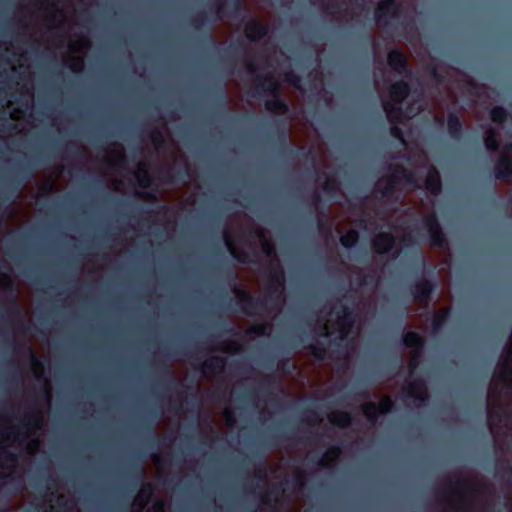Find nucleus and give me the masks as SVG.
Returning <instances> with one entry per match:
<instances>
[{
    "label": "nucleus",
    "instance_id": "nucleus-1",
    "mask_svg": "<svg viewBox=\"0 0 512 512\" xmlns=\"http://www.w3.org/2000/svg\"><path fill=\"white\" fill-rule=\"evenodd\" d=\"M34 85L27 51L18 40L0 43V140L26 136L32 121Z\"/></svg>",
    "mask_w": 512,
    "mask_h": 512
},
{
    "label": "nucleus",
    "instance_id": "nucleus-2",
    "mask_svg": "<svg viewBox=\"0 0 512 512\" xmlns=\"http://www.w3.org/2000/svg\"><path fill=\"white\" fill-rule=\"evenodd\" d=\"M356 345L352 338L343 356L335 359L334 367L324 363L326 350L315 345L304 347L295 359L281 361L278 371L285 381L283 392L298 399H325L341 390L346 385L349 359L355 353Z\"/></svg>",
    "mask_w": 512,
    "mask_h": 512
},
{
    "label": "nucleus",
    "instance_id": "nucleus-3",
    "mask_svg": "<svg viewBox=\"0 0 512 512\" xmlns=\"http://www.w3.org/2000/svg\"><path fill=\"white\" fill-rule=\"evenodd\" d=\"M265 256V263L258 265V273L243 269L239 274L241 288L235 287L234 294L247 316L275 318L285 303V276L275 246L267 236V231L254 227Z\"/></svg>",
    "mask_w": 512,
    "mask_h": 512
},
{
    "label": "nucleus",
    "instance_id": "nucleus-4",
    "mask_svg": "<svg viewBox=\"0 0 512 512\" xmlns=\"http://www.w3.org/2000/svg\"><path fill=\"white\" fill-rule=\"evenodd\" d=\"M151 141L159 156H162L168 164V172L177 170L179 167L187 174L189 181L185 182L181 188L172 189L171 182L165 180L162 182L161 190L156 188L155 192L136 191L135 196L145 202H154L162 200L169 202L170 206H165V214L170 210H186L193 207L197 197L200 194L201 187L198 184L195 173L191 169L185 155L180 150L178 144L170 137L167 128L164 131L155 129L150 134Z\"/></svg>",
    "mask_w": 512,
    "mask_h": 512
},
{
    "label": "nucleus",
    "instance_id": "nucleus-5",
    "mask_svg": "<svg viewBox=\"0 0 512 512\" xmlns=\"http://www.w3.org/2000/svg\"><path fill=\"white\" fill-rule=\"evenodd\" d=\"M44 424V413L39 407H29L19 425L10 424L9 419L0 416V479L21 478L23 471L18 468L16 455L9 453L8 448L22 449L31 457L40 448V441L31 438Z\"/></svg>",
    "mask_w": 512,
    "mask_h": 512
},
{
    "label": "nucleus",
    "instance_id": "nucleus-6",
    "mask_svg": "<svg viewBox=\"0 0 512 512\" xmlns=\"http://www.w3.org/2000/svg\"><path fill=\"white\" fill-rule=\"evenodd\" d=\"M246 70L250 75L257 74L253 79V89L257 94L270 95L271 100L265 102L267 111L282 115L287 111V105L279 100L286 90L293 89L301 96L304 90L300 87V78L292 71H283L281 67L290 68L289 58L277 48H273L271 55L265 58L261 63H254L247 59L245 61Z\"/></svg>",
    "mask_w": 512,
    "mask_h": 512
},
{
    "label": "nucleus",
    "instance_id": "nucleus-7",
    "mask_svg": "<svg viewBox=\"0 0 512 512\" xmlns=\"http://www.w3.org/2000/svg\"><path fill=\"white\" fill-rule=\"evenodd\" d=\"M290 139L299 149L308 148V155L317 173L316 182L321 183L322 192L329 198H334L337 194L344 198L339 189V183L326 171L330 168V161L325 144L317 130L304 117L302 109L291 121Z\"/></svg>",
    "mask_w": 512,
    "mask_h": 512
},
{
    "label": "nucleus",
    "instance_id": "nucleus-8",
    "mask_svg": "<svg viewBox=\"0 0 512 512\" xmlns=\"http://www.w3.org/2000/svg\"><path fill=\"white\" fill-rule=\"evenodd\" d=\"M63 173L64 166H55L48 169L44 179L37 182L36 189L26 185L18 197L19 201H15L8 215L0 219V236L27 223L32 217L34 205L38 204L41 197L64 189Z\"/></svg>",
    "mask_w": 512,
    "mask_h": 512
},
{
    "label": "nucleus",
    "instance_id": "nucleus-9",
    "mask_svg": "<svg viewBox=\"0 0 512 512\" xmlns=\"http://www.w3.org/2000/svg\"><path fill=\"white\" fill-rule=\"evenodd\" d=\"M43 22L45 31L35 39L46 50L62 48L73 23L75 9L71 0H45L34 4Z\"/></svg>",
    "mask_w": 512,
    "mask_h": 512
},
{
    "label": "nucleus",
    "instance_id": "nucleus-10",
    "mask_svg": "<svg viewBox=\"0 0 512 512\" xmlns=\"http://www.w3.org/2000/svg\"><path fill=\"white\" fill-rule=\"evenodd\" d=\"M400 238L401 253L405 256L420 250L421 244L428 240L432 247L445 248L447 239L435 212L425 214L422 219L412 218L402 225Z\"/></svg>",
    "mask_w": 512,
    "mask_h": 512
},
{
    "label": "nucleus",
    "instance_id": "nucleus-11",
    "mask_svg": "<svg viewBox=\"0 0 512 512\" xmlns=\"http://www.w3.org/2000/svg\"><path fill=\"white\" fill-rule=\"evenodd\" d=\"M100 174L106 178L107 187L115 192L127 194L133 187L131 178L125 167L124 147L119 143H111L104 149Z\"/></svg>",
    "mask_w": 512,
    "mask_h": 512
},
{
    "label": "nucleus",
    "instance_id": "nucleus-12",
    "mask_svg": "<svg viewBox=\"0 0 512 512\" xmlns=\"http://www.w3.org/2000/svg\"><path fill=\"white\" fill-rule=\"evenodd\" d=\"M324 324L321 327V335L325 337H333L334 340L343 341L354 331L356 322L355 316L342 304L340 300L335 301L329 306L321 310Z\"/></svg>",
    "mask_w": 512,
    "mask_h": 512
},
{
    "label": "nucleus",
    "instance_id": "nucleus-13",
    "mask_svg": "<svg viewBox=\"0 0 512 512\" xmlns=\"http://www.w3.org/2000/svg\"><path fill=\"white\" fill-rule=\"evenodd\" d=\"M199 428L201 433L211 442L222 439L233 429L236 420L232 410L226 406L221 413L211 411L206 413L201 410L199 413Z\"/></svg>",
    "mask_w": 512,
    "mask_h": 512
},
{
    "label": "nucleus",
    "instance_id": "nucleus-14",
    "mask_svg": "<svg viewBox=\"0 0 512 512\" xmlns=\"http://www.w3.org/2000/svg\"><path fill=\"white\" fill-rule=\"evenodd\" d=\"M225 359L221 357H210L206 359L201 367L202 379L197 383V392L202 396L211 394V398L224 388L227 390L228 385L224 379Z\"/></svg>",
    "mask_w": 512,
    "mask_h": 512
},
{
    "label": "nucleus",
    "instance_id": "nucleus-15",
    "mask_svg": "<svg viewBox=\"0 0 512 512\" xmlns=\"http://www.w3.org/2000/svg\"><path fill=\"white\" fill-rule=\"evenodd\" d=\"M252 224V220L247 214L237 213L229 217L223 231L226 247L231 255L241 263L250 261L248 253L245 250L239 249L238 244L242 242L248 226Z\"/></svg>",
    "mask_w": 512,
    "mask_h": 512
},
{
    "label": "nucleus",
    "instance_id": "nucleus-16",
    "mask_svg": "<svg viewBox=\"0 0 512 512\" xmlns=\"http://www.w3.org/2000/svg\"><path fill=\"white\" fill-rule=\"evenodd\" d=\"M34 504V501H30ZM35 505L43 512H80L74 496H72L57 478H51L47 485V493L41 502Z\"/></svg>",
    "mask_w": 512,
    "mask_h": 512
},
{
    "label": "nucleus",
    "instance_id": "nucleus-17",
    "mask_svg": "<svg viewBox=\"0 0 512 512\" xmlns=\"http://www.w3.org/2000/svg\"><path fill=\"white\" fill-rule=\"evenodd\" d=\"M403 13L402 4L395 3L394 0H386V29L389 26V18H399ZM388 32L386 31V40ZM390 67L397 75L410 79L412 69L406 55L398 49H388L386 47V67Z\"/></svg>",
    "mask_w": 512,
    "mask_h": 512
},
{
    "label": "nucleus",
    "instance_id": "nucleus-18",
    "mask_svg": "<svg viewBox=\"0 0 512 512\" xmlns=\"http://www.w3.org/2000/svg\"><path fill=\"white\" fill-rule=\"evenodd\" d=\"M384 16V0H379L375 10L376 32L373 36L374 52V85L379 94L382 105L384 106V96L382 83L384 82V63L382 60L381 40L382 37V18Z\"/></svg>",
    "mask_w": 512,
    "mask_h": 512
},
{
    "label": "nucleus",
    "instance_id": "nucleus-19",
    "mask_svg": "<svg viewBox=\"0 0 512 512\" xmlns=\"http://www.w3.org/2000/svg\"><path fill=\"white\" fill-rule=\"evenodd\" d=\"M91 47L88 38L81 36L68 42V51L63 55V63L73 72L84 69V56Z\"/></svg>",
    "mask_w": 512,
    "mask_h": 512
},
{
    "label": "nucleus",
    "instance_id": "nucleus-20",
    "mask_svg": "<svg viewBox=\"0 0 512 512\" xmlns=\"http://www.w3.org/2000/svg\"><path fill=\"white\" fill-rule=\"evenodd\" d=\"M395 106L386 100V123L401 124L413 119L420 111L421 105L415 100H405Z\"/></svg>",
    "mask_w": 512,
    "mask_h": 512
},
{
    "label": "nucleus",
    "instance_id": "nucleus-21",
    "mask_svg": "<svg viewBox=\"0 0 512 512\" xmlns=\"http://www.w3.org/2000/svg\"><path fill=\"white\" fill-rule=\"evenodd\" d=\"M437 287L438 283L435 279L421 277L408 283L406 289L414 301L424 306H428L433 299Z\"/></svg>",
    "mask_w": 512,
    "mask_h": 512
},
{
    "label": "nucleus",
    "instance_id": "nucleus-22",
    "mask_svg": "<svg viewBox=\"0 0 512 512\" xmlns=\"http://www.w3.org/2000/svg\"><path fill=\"white\" fill-rule=\"evenodd\" d=\"M28 352L31 358V371L37 381L42 384V398L44 407L50 409L52 400V385L49 379L44 378V364L36 358L31 346L28 347Z\"/></svg>",
    "mask_w": 512,
    "mask_h": 512
},
{
    "label": "nucleus",
    "instance_id": "nucleus-23",
    "mask_svg": "<svg viewBox=\"0 0 512 512\" xmlns=\"http://www.w3.org/2000/svg\"><path fill=\"white\" fill-rule=\"evenodd\" d=\"M400 395L404 402L424 403L428 399L427 385L421 377H416L405 383Z\"/></svg>",
    "mask_w": 512,
    "mask_h": 512
},
{
    "label": "nucleus",
    "instance_id": "nucleus-24",
    "mask_svg": "<svg viewBox=\"0 0 512 512\" xmlns=\"http://www.w3.org/2000/svg\"><path fill=\"white\" fill-rule=\"evenodd\" d=\"M386 77V97L389 96L395 103H403L411 93V86L408 81L400 79L389 84Z\"/></svg>",
    "mask_w": 512,
    "mask_h": 512
},
{
    "label": "nucleus",
    "instance_id": "nucleus-25",
    "mask_svg": "<svg viewBox=\"0 0 512 512\" xmlns=\"http://www.w3.org/2000/svg\"><path fill=\"white\" fill-rule=\"evenodd\" d=\"M446 128L450 139L459 142L464 136L463 123L455 111H449L446 116Z\"/></svg>",
    "mask_w": 512,
    "mask_h": 512
},
{
    "label": "nucleus",
    "instance_id": "nucleus-26",
    "mask_svg": "<svg viewBox=\"0 0 512 512\" xmlns=\"http://www.w3.org/2000/svg\"><path fill=\"white\" fill-rule=\"evenodd\" d=\"M494 176L497 180L508 181L512 178V157L500 155L494 164Z\"/></svg>",
    "mask_w": 512,
    "mask_h": 512
},
{
    "label": "nucleus",
    "instance_id": "nucleus-27",
    "mask_svg": "<svg viewBox=\"0 0 512 512\" xmlns=\"http://www.w3.org/2000/svg\"><path fill=\"white\" fill-rule=\"evenodd\" d=\"M402 344L405 348L410 349L412 352L423 353L426 339L417 331H407L402 336Z\"/></svg>",
    "mask_w": 512,
    "mask_h": 512
},
{
    "label": "nucleus",
    "instance_id": "nucleus-28",
    "mask_svg": "<svg viewBox=\"0 0 512 512\" xmlns=\"http://www.w3.org/2000/svg\"><path fill=\"white\" fill-rule=\"evenodd\" d=\"M268 28L269 26L267 19H253L246 24L245 35L252 41L258 40L267 34Z\"/></svg>",
    "mask_w": 512,
    "mask_h": 512
},
{
    "label": "nucleus",
    "instance_id": "nucleus-29",
    "mask_svg": "<svg viewBox=\"0 0 512 512\" xmlns=\"http://www.w3.org/2000/svg\"><path fill=\"white\" fill-rule=\"evenodd\" d=\"M152 491V485L150 483H144L133 500L131 512H143L151 498Z\"/></svg>",
    "mask_w": 512,
    "mask_h": 512
},
{
    "label": "nucleus",
    "instance_id": "nucleus-30",
    "mask_svg": "<svg viewBox=\"0 0 512 512\" xmlns=\"http://www.w3.org/2000/svg\"><path fill=\"white\" fill-rule=\"evenodd\" d=\"M361 409L366 418L374 423L378 415L384 414V395L379 397L377 404L374 402L363 403Z\"/></svg>",
    "mask_w": 512,
    "mask_h": 512
},
{
    "label": "nucleus",
    "instance_id": "nucleus-31",
    "mask_svg": "<svg viewBox=\"0 0 512 512\" xmlns=\"http://www.w3.org/2000/svg\"><path fill=\"white\" fill-rule=\"evenodd\" d=\"M237 334L244 333L245 337L253 338L254 336L270 335L272 325L270 323H260L250 326L240 325Z\"/></svg>",
    "mask_w": 512,
    "mask_h": 512
},
{
    "label": "nucleus",
    "instance_id": "nucleus-32",
    "mask_svg": "<svg viewBox=\"0 0 512 512\" xmlns=\"http://www.w3.org/2000/svg\"><path fill=\"white\" fill-rule=\"evenodd\" d=\"M425 188L432 195H439L442 189V180L439 171L435 167H431L428 170L427 177L425 179Z\"/></svg>",
    "mask_w": 512,
    "mask_h": 512
},
{
    "label": "nucleus",
    "instance_id": "nucleus-33",
    "mask_svg": "<svg viewBox=\"0 0 512 512\" xmlns=\"http://www.w3.org/2000/svg\"><path fill=\"white\" fill-rule=\"evenodd\" d=\"M17 293H18L19 298H20V302H21V305H22V310H23L25 316L27 317V319L30 322L31 321V316H32V311H31L32 295H31V291H30L29 287L26 284H18L17 285Z\"/></svg>",
    "mask_w": 512,
    "mask_h": 512
},
{
    "label": "nucleus",
    "instance_id": "nucleus-34",
    "mask_svg": "<svg viewBox=\"0 0 512 512\" xmlns=\"http://www.w3.org/2000/svg\"><path fill=\"white\" fill-rule=\"evenodd\" d=\"M327 419L330 424L339 428H347L352 423L350 413L346 411L333 410L327 414Z\"/></svg>",
    "mask_w": 512,
    "mask_h": 512
},
{
    "label": "nucleus",
    "instance_id": "nucleus-35",
    "mask_svg": "<svg viewBox=\"0 0 512 512\" xmlns=\"http://www.w3.org/2000/svg\"><path fill=\"white\" fill-rule=\"evenodd\" d=\"M349 281L351 285L355 282L359 288L367 286L368 284H376L374 277L364 275L363 271L359 268L349 270Z\"/></svg>",
    "mask_w": 512,
    "mask_h": 512
},
{
    "label": "nucleus",
    "instance_id": "nucleus-36",
    "mask_svg": "<svg viewBox=\"0 0 512 512\" xmlns=\"http://www.w3.org/2000/svg\"><path fill=\"white\" fill-rule=\"evenodd\" d=\"M134 178L137 180L139 187L147 188L151 184V178L148 173L147 165L144 161L137 164V169L133 172Z\"/></svg>",
    "mask_w": 512,
    "mask_h": 512
},
{
    "label": "nucleus",
    "instance_id": "nucleus-37",
    "mask_svg": "<svg viewBox=\"0 0 512 512\" xmlns=\"http://www.w3.org/2000/svg\"><path fill=\"white\" fill-rule=\"evenodd\" d=\"M340 454L341 450L339 447H331L321 457L318 465L324 468L332 467L340 457Z\"/></svg>",
    "mask_w": 512,
    "mask_h": 512
},
{
    "label": "nucleus",
    "instance_id": "nucleus-38",
    "mask_svg": "<svg viewBox=\"0 0 512 512\" xmlns=\"http://www.w3.org/2000/svg\"><path fill=\"white\" fill-rule=\"evenodd\" d=\"M396 177L398 178V180L402 181L407 186H410V187H413V188H417L418 187V182H417L416 174L412 170H409V169L404 168V167H400L396 171Z\"/></svg>",
    "mask_w": 512,
    "mask_h": 512
},
{
    "label": "nucleus",
    "instance_id": "nucleus-39",
    "mask_svg": "<svg viewBox=\"0 0 512 512\" xmlns=\"http://www.w3.org/2000/svg\"><path fill=\"white\" fill-rule=\"evenodd\" d=\"M484 144L488 151H497L500 148L498 132L495 128H489L484 133Z\"/></svg>",
    "mask_w": 512,
    "mask_h": 512
},
{
    "label": "nucleus",
    "instance_id": "nucleus-40",
    "mask_svg": "<svg viewBox=\"0 0 512 512\" xmlns=\"http://www.w3.org/2000/svg\"><path fill=\"white\" fill-rule=\"evenodd\" d=\"M449 316L450 309L446 308L440 314H437L432 318L431 326L433 333L437 334L442 331L443 327L448 321Z\"/></svg>",
    "mask_w": 512,
    "mask_h": 512
},
{
    "label": "nucleus",
    "instance_id": "nucleus-41",
    "mask_svg": "<svg viewBox=\"0 0 512 512\" xmlns=\"http://www.w3.org/2000/svg\"><path fill=\"white\" fill-rule=\"evenodd\" d=\"M448 485L451 488H457L464 491H472L475 488V483L464 477H456L455 479L449 478Z\"/></svg>",
    "mask_w": 512,
    "mask_h": 512
},
{
    "label": "nucleus",
    "instance_id": "nucleus-42",
    "mask_svg": "<svg viewBox=\"0 0 512 512\" xmlns=\"http://www.w3.org/2000/svg\"><path fill=\"white\" fill-rule=\"evenodd\" d=\"M490 119L493 123L496 124H503L508 120L509 113L508 111L503 107L496 105L490 110Z\"/></svg>",
    "mask_w": 512,
    "mask_h": 512
},
{
    "label": "nucleus",
    "instance_id": "nucleus-43",
    "mask_svg": "<svg viewBox=\"0 0 512 512\" xmlns=\"http://www.w3.org/2000/svg\"><path fill=\"white\" fill-rule=\"evenodd\" d=\"M77 154L78 163L82 164L83 166H87L88 169H90L96 162V159L92 157L91 153L84 146H77Z\"/></svg>",
    "mask_w": 512,
    "mask_h": 512
},
{
    "label": "nucleus",
    "instance_id": "nucleus-44",
    "mask_svg": "<svg viewBox=\"0 0 512 512\" xmlns=\"http://www.w3.org/2000/svg\"><path fill=\"white\" fill-rule=\"evenodd\" d=\"M359 239V234L356 229L351 228L345 234L341 235L340 242L344 247L350 248L354 246Z\"/></svg>",
    "mask_w": 512,
    "mask_h": 512
},
{
    "label": "nucleus",
    "instance_id": "nucleus-45",
    "mask_svg": "<svg viewBox=\"0 0 512 512\" xmlns=\"http://www.w3.org/2000/svg\"><path fill=\"white\" fill-rule=\"evenodd\" d=\"M217 349L225 353L236 354L242 350V345L237 341H223L218 345Z\"/></svg>",
    "mask_w": 512,
    "mask_h": 512
},
{
    "label": "nucleus",
    "instance_id": "nucleus-46",
    "mask_svg": "<svg viewBox=\"0 0 512 512\" xmlns=\"http://www.w3.org/2000/svg\"><path fill=\"white\" fill-rule=\"evenodd\" d=\"M512 473V466L509 464L507 460L497 461L495 464L494 475L496 477H502L506 474Z\"/></svg>",
    "mask_w": 512,
    "mask_h": 512
},
{
    "label": "nucleus",
    "instance_id": "nucleus-47",
    "mask_svg": "<svg viewBox=\"0 0 512 512\" xmlns=\"http://www.w3.org/2000/svg\"><path fill=\"white\" fill-rule=\"evenodd\" d=\"M372 249L375 255L384 254V232L375 235L372 241Z\"/></svg>",
    "mask_w": 512,
    "mask_h": 512
},
{
    "label": "nucleus",
    "instance_id": "nucleus-48",
    "mask_svg": "<svg viewBox=\"0 0 512 512\" xmlns=\"http://www.w3.org/2000/svg\"><path fill=\"white\" fill-rule=\"evenodd\" d=\"M415 29L414 23L410 19H403L398 23L399 35L407 39V34Z\"/></svg>",
    "mask_w": 512,
    "mask_h": 512
},
{
    "label": "nucleus",
    "instance_id": "nucleus-49",
    "mask_svg": "<svg viewBox=\"0 0 512 512\" xmlns=\"http://www.w3.org/2000/svg\"><path fill=\"white\" fill-rule=\"evenodd\" d=\"M303 421L310 426H316L323 422V418L315 411H307L304 414Z\"/></svg>",
    "mask_w": 512,
    "mask_h": 512
},
{
    "label": "nucleus",
    "instance_id": "nucleus-50",
    "mask_svg": "<svg viewBox=\"0 0 512 512\" xmlns=\"http://www.w3.org/2000/svg\"><path fill=\"white\" fill-rule=\"evenodd\" d=\"M151 460H152L153 467L155 470V477L157 479H160L164 473L163 462H162V458H161L160 454H157V453L152 454Z\"/></svg>",
    "mask_w": 512,
    "mask_h": 512
},
{
    "label": "nucleus",
    "instance_id": "nucleus-51",
    "mask_svg": "<svg viewBox=\"0 0 512 512\" xmlns=\"http://www.w3.org/2000/svg\"><path fill=\"white\" fill-rule=\"evenodd\" d=\"M422 355H423V353H420V352H412L411 353V357H410V360L408 363V370H409L410 376L414 375L416 369L418 368V366L420 364Z\"/></svg>",
    "mask_w": 512,
    "mask_h": 512
},
{
    "label": "nucleus",
    "instance_id": "nucleus-52",
    "mask_svg": "<svg viewBox=\"0 0 512 512\" xmlns=\"http://www.w3.org/2000/svg\"><path fill=\"white\" fill-rule=\"evenodd\" d=\"M12 286H13L12 278L5 273H0V291L9 292L12 294V292H13Z\"/></svg>",
    "mask_w": 512,
    "mask_h": 512
},
{
    "label": "nucleus",
    "instance_id": "nucleus-53",
    "mask_svg": "<svg viewBox=\"0 0 512 512\" xmlns=\"http://www.w3.org/2000/svg\"><path fill=\"white\" fill-rule=\"evenodd\" d=\"M390 228H391V226L389 223V215H388V212L386 211V230H388ZM385 239H386V254H388V252L390 251V249L392 248V245H393V236L390 234V232L386 231Z\"/></svg>",
    "mask_w": 512,
    "mask_h": 512
},
{
    "label": "nucleus",
    "instance_id": "nucleus-54",
    "mask_svg": "<svg viewBox=\"0 0 512 512\" xmlns=\"http://www.w3.org/2000/svg\"><path fill=\"white\" fill-rule=\"evenodd\" d=\"M429 74L437 83H439V84L443 83L444 76L438 71V69L435 65H433L429 68Z\"/></svg>",
    "mask_w": 512,
    "mask_h": 512
},
{
    "label": "nucleus",
    "instance_id": "nucleus-55",
    "mask_svg": "<svg viewBox=\"0 0 512 512\" xmlns=\"http://www.w3.org/2000/svg\"><path fill=\"white\" fill-rule=\"evenodd\" d=\"M390 170V166L386 163V200L392 195V188H391V177L388 175V171Z\"/></svg>",
    "mask_w": 512,
    "mask_h": 512
},
{
    "label": "nucleus",
    "instance_id": "nucleus-56",
    "mask_svg": "<svg viewBox=\"0 0 512 512\" xmlns=\"http://www.w3.org/2000/svg\"><path fill=\"white\" fill-rule=\"evenodd\" d=\"M501 378L510 386L512 387V370L508 369L507 367L504 368L503 373L501 375Z\"/></svg>",
    "mask_w": 512,
    "mask_h": 512
},
{
    "label": "nucleus",
    "instance_id": "nucleus-57",
    "mask_svg": "<svg viewBox=\"0 0 512 512\" xmlns=\"http://www.w3.org/2000/svg\"><path fill=\"white\" fill-rule=\"evenodd\" d=\"M151 512H165V502L162 500L155 501Z\"/></svg>",
    "mask_w": 512,
    "mask_h": 512
},
{
    "label": "nucleus",
    "instance_id": "nucleus-58",
    "mask_svg": "<svg viewBox=\"0 0 512 512\" xmlns=\"http://www.w3.org/2000/svg\"><path fill=\"white\" fill-rule=\"evenodd\" d=\"M178 430H179V425L177 424V426L175 427V429H172V430H168V435L167 436H164V440H166V438L169 440V442H172L176 439V436H177V433H178Z\"/></svg>",
    "mask_w": 512,
    "mask_h": 512
},
{
    "label": "nucleus",
    "instance_id": "nucleus-59",
    "mask_svg": "<svg viewBox=\"0 0 512 512\" xmlns=\"http://www.w3.org/2000/svg\"><path fill=\"white\" fill-rule=\"evenodd\" d=\"M320 203H321V196L318 192H316L313 196V206L319 214H322V212H320Z\"/></svg>",
    "mask_w": 512,
    "mask_h": 512
},
{
    "label": "nucleus",
    "instance_id": "nucleus-60",
    "mask_svg": "<svg viewBox=\"0 0 512 512\" xmlns=\"http://www.w3.org/2000/svg\"><path fill=\"white\" fill-rule=\"evenodd\" d=\"M26 499H28L30 501V494L28 493V491L25 487H22L21 491H20V502H23Z\"/></svg>",
    "mask_w": 512,
    "mask_h": 512
},
{
    "label": "nucleus",
    "instance_id": "nucleus-61",
    "mask_svg": "<svg viewBox=\"0 0 512 512\" xmlns=\"http://www.w3.org/2000/svg\"><path fill=\"white\" fill-rule=\"evenodd\" d=\"M385 403H386V414H388L390 411H391V407H392V399L390 397V395L388 394V392L386 391V400H385Z\"/></svg>",
    "mask_w": 512,
    "mask_h": 512
},
{
    "label": "nucleus",
    "instance_id": "nucleus-62",
    "mask_svg": "<svg viewBox=\"0 0 512 512\" xmlns=\"http://www.w3.org/2000/svg\"><path fill=\"white\" fill-rule=\"evenodd\" d=\"M22 505H23L22 503L17 502L16 504L9 506V507L3 509L2 511L16 510V509L20 508Z\"/></svg>",
    "mask_w": 512,
    "mask_h": 512
},
{
    "label": "nucleus",
    "instance_id": "nucleus-63",
    "mask_svg": "<svg viewBox=\"0 0 512 512\" xmlns=\"http://www.w3.org/2000/svg\"><path fill=\"white\" fill-rule=\"evenodd\" d=\"M355 227H364L368 228L367 223L364 219H360L359 221H355Z\"/></svg>",
    "mask_w": 512,
    "mask_h": 512
},
{
    "label": "nucleus",
    "instance_id": "nucleus-64",
    "mask_svg": "<svg viewBox=\"0 0 512 512\" xmlns=\"http://www.w3.org/2000/svg\"><path fill=\"white\" fill-rule=\"evenodd\" d=\"M391 134L394 136H401L402 132L398 127H392L390 130Z\"/></svg>",
    "mask_w": 512,
    "mask_h": 512
}]
</instances>
